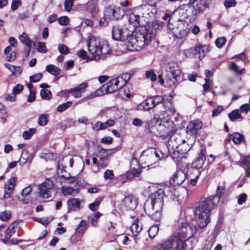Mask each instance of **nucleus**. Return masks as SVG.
<instances>
[{
    "label": "nucleus",
    "mask_w": 250,
    "mask_h": 250,
    "mask_svg": "<svg viewBox=\"0 0 250 250\" xmlns=\"http://www.w3.org/2000/svg\"><path fill=\"white\" fill-rule=\"evenodd\" d=\"M129 31L125 27L117 25L113 27L112 38L115 40L124 41L127 39V47L133 51H139L147 45L155 37L149 29L136 31L129 36Z\"/></svg>",
    "instance_id": "nucleus-1"
},
{
    "label": "nucleus",
    "mask_w": 250,
    "mask_h": 250,
    "mask_svg": "<svg viewBox=\"0 0 250 250\" xmlns=\"http://www.w3.org/2000/svg\"><path fill=\"white\" fill-rule=\"evenodd\" d=\"M224 186H218L216 194L200 202L194 210V215L197 220L199 227L204 228L209 221L210 211L213 206L217 205L226 192Z\"/></svg>",
    "instance_id": "nucleus-2"
},
{
    "label": "nucleus",
    "mask_w": 250,
    "mask_h": 250,
    "mask_svg": "<svg viewBox=\"0 0 250 250\" xmlns=\"http://www.w3.org/2000/svg\"><path fill=\"white\" fill-rule=\"evenodd\" d=\"M172 195V192L171 191V189L169 187H165L164 189H158L156 191L151 194L150 196L151 202L147 201L145 203V210L149 215H151L152 218L155 221H159L161 217L159 209L161 208L164 196L171 198Z\"/></svg>",
    "instance_id": "nucleus-3"
},
{
    "label": "nucleus",
    "mask_w": 250,
    "mask_h": 250,
    "mask_svg": "<svg viewBox=\"0 0 250 250\" xmlns=\"http://www.w3.org/2000/svg\"><path fill=\"white\" fill-rule=\"evenodd\" d=\"M87 44L91 60L98 61L103 59L111 51L109 45L106 41L95 37H90Z\"/></svg>",
    "instance_id": "nucleus-4"
},
{
    "label": "nucleus",
    "mask_w": 250,
    "mask_h": 250,
    "mask_svg": "<svg viewBox=\"0 0 250 250\" xmlns=\"http://www.w3.org/2000/svg\"><path fill=\"white\" fill-rule=\"evenodd\" d=\"M167 148L168 153L173 159L180 158L189 150L185 140L178 133H175L170 137L167 142Z\"/></svg>",
    "instance_id": "nucleus-5"
},
{
    "label": "nucleus",
    "mask_w": 250,
    "mask_h": 250,
    "mask_svg": "<svg viewBox=\"0 0 250 250\" xmlns=\"http://www.w3.org/2000/svg\"><path fill=\"white\" fill-rule=\"evenodd\" d=\"M196 230V227L194 225L186 223L182 224L167 240L170 242V245L174 246V244H176L179 241H183L186 238L193 236ZM168 244L170 245L169 243Z\"/></svg>",
    "instance_id": "nucleus-6"
},
{
    "label": "nucleus",
    "mask_w": 250,
    "mask_h": 250,
    "mask_svg": "<svg viewBox=\"0 0 250 250\" xmlns=\"http://www.w3.org/2000/svg\"><path fill=\"white\" fill-rule=\"evenodd\" d=\"M171 21V18L168 20V30L178 39H181L185 37L188 31L186 28L184 23L180 21V22L178 23V26L173 27V24L170 23Z\"/></svg>",
    "instance_id": "nucleus-7"
},
{
    "label": "nucleus",
    "mask_w": 250,
    "mask_h": 250,
    "mask_svg": "<svg viewBox=\"0 0 250 250\" xmlns=\"http://www.w3.org/2000/svg\"><path fill=\"white\" fill-rule=\"evenodd\" d=\"M140 161L145 166L149 167L158 161V158L156 156L155 150L148 149L144 150L142 153Z\"/></svg>",
    "instance_id": "nucleus-8"
},
{
    "label": "nucleus",
    "mask_w": 250,
    "mask_h": 250,
    "mask_svg": "<svg viewBox=\"0 0 250 250\" xmlns=\"http://www.w3.org/2000/svg\"><path fill=\"white\" fill-rule=\"evenodd\" d=\"M54 186L53 182L49 179L38 186L39 193L40 197L44 199H50L51 197V191Z\"/></svg>",
    "instance_id": "nucleus-9"
},
{
    "label": "nucleus",
    "mask_w": 250,
    "mask_h": 250,
    "mask_svg": "<svg viewBox=\"0 0 250 250\" xmlns=\"http://www.w3.org/2000/svg\"><path fill=\"white\" fill-rule=\"evenodd\" d=\"M197 243V239L192 236L174 244L172 250H192Z\"/></svg>",
    "instance_id": "nucleus-10"
},
{
    "label": "nucleus",
    "mask_w": 250,
    "mask_h": 250,
    "mask_svg": "<svg viewBox=\"0 0 250 250\" xmlns=\"http://www.w3.org/2000/svg\"><path fill=\"white\" fill-rule=\"evenodd\" d=\"M124 14L123 9L112 5L106 7L104 11V17L111 20L119 19L122 17Z\"/></svg>",
    "instance_id": "nucleus-11"
},
{
    "label": "nucleus",
    "mask_w": 250,
    "mask_h": 250,
    "mask_svg": "<svg viewBox=\"0 0 250 250\" xmlns=\"http://www.w3.org/2000/svg\"><path fill=\"white\" fill-rule=\"evenodd\" d=\"M138 205L136 198L132 195H128L125 197L121 203L122 209L134 210Z\"/></svg>",
    "instance_id": "nucleus-12"
},
{
    "label": "nucleus",
    "mask_w": 250,
    "mask_h": 250,
    "mask_svg": "<svg viewBox=\"0 0 250 250\" xmlns=\"http://www.w3.org/2000/svg\"><path fill=\"white\" fill-rule=\"evenodd\" d=\"M187 176L186 173L181 169L177 170L173 176L170 179V184L173 186H179L182 184L186 180Z\"/></svg>",
    "instance_id": "nucleus-13"
},
{
    "label": "nucleus",
    "mask_w": 250,
    "mask_h": 250,
    "mask_svg": "<svg viewBox=\"0 0 250 250\" xmlns=\"http://www.w3.org/2000/svg\"><path fill=\"white\" fill-rule=\"evenodd\" d=\"M205 152V150L201 149L198 157L193 161L191 166L192 171L199 170L202 168L206 160Z\"/></svg>",
    "instance_id": "nucleus-14"
},
{
    "label": "nucleus",
    "mask_w": 250,
    "mask_h": 250,
    "mask_svg": "<svg viewBox=\"0 0 250 250\" xmlns=\"http://www.w3.org/2000/svg\"><path fill=\"white\" fill-rule=\"evenodd\" d=\"M167 70L171 73L173 79L176 81L178 82L180 79L181 70L176 62H171L167 63Z\"/></svg>",
    "instance_id": "nucleus-15"
},
{
    "label": "nucleus",
    "mask_w": 250,
    "mask_h": 250,
    "mask_svg": "<svg viewBox=\"0 0 250 250\" xmlns=\"http://www.w3.org/2000/svg\"><path fill=\"white\" fill-rule=\"evenodd\" d=\"M203 126V123L200 120L191 121L189 122L186 128V132L190 135L196 133L197 130L201 129Z\"/></svg>",
    "instance_id": "nucleus-16"
},
{
    "label": "nucleus",
    "mask_w": 250,
    "mask_h": 250,
    "mask_svg": "<svg viewBox=\"0 0 250 250\" xmlns=\"http://www.w3.org/2000/svg\"><path fill=\"white\" fill-rule=\"evenodd\" d=\"M131 165L134 163L138 165V162L136 159L133 158L131 160ZM141 169L139 168L138 165H137V167H132V166L130 167V169L127 172L126 174V177L127 179H131L135 177H139L141 173Z\"/></svg>",
    "instance_id": "nucleus-17"
},
{
    "label": "nucleus",
    "mask_w": 250,
    "mask_h": 250,
    "mask_svg": "<svg viewBox=\"0 0 250 250\" xmlns=\"http://www.w3.org/2000/svg\"><path fill=\"white\" fill-rule=\"evenodd\" d=\"M15 182L16 178L14 177L10 178L8 180L7 184L5 185V192L3 198L7 199L11 197L15 187Z\"/></svg>",
    "instance_id": "nucleus-18"
},
{
    "label": "nucleus",
    "mask_w": 250,
    "mask_h": 250,
    "mask_svg": "<svg viewBox=\"0 0 250 250\" xmlns=\"http://www.w3.org/2000/svg\"><path fill=\"white\" fill-rule=\"evenodd\" d=\"M84 7L93 18H95L99 12L96 0H90L85 4Z\"/></svg>",
    "instance_id": "nucleus-19"
},
{
    "label": "nucleus",
    "mask_w": 250,
    "mask_h": 250,
    "mask_svg": "<svg viewBox=\"0 0 250 250\" xmlns=\"http://www.w3.org/2000/svg\"><path fill=\"white\" fill-rule=\"evenodd\" d=\"M87 87L86 83H83L77 87L71 88V95L76 98H80Z\"/></svg>",
    "instance_id": "nucleus-20"
},
{
    "label": "nucleus",
    "mask_w": 250,
    "mask_h": 250,
    "mask_svg": "<svg viewBox=\"0 0 250 250\" xmlns=\"http://www.w3.org/2000/svg\"><path fill=\"white\" fill-rule=\"evenodd\" d=\"M82 200L78 198H71L68 200L67 203V211L71 212L75 210L76 208H80V204Z\"/></svg>",
    "instance_id": "nucleus-21"
},
{
    "label": "nucleus",
    "mask_w": 250,
    "mask_h": 250,
    "mask_svg": "<svg viewBox=\"0 0 250 250\" xmlns=\"http://www.w3.org/2000/svg\"><path fill=\"white\" fill-rule=\"evenodd\" d=\"M62 192L64 195L76 196L79 192V190L77 186L74 188L69 186H62L61 188Z\"/></svg>",
    "instance_id": "nucleus-22"
},
{
    "label": "nucleus",
    "mask_w": 250,
    "mask_h": 250,
    "mask_svg": "<svg viewBox=\"0 0 250 250\" xmlns=\"http://www.w3.org/2000/svg\"><path fill=\"white\" fill-rule=\"evenodd\" d=\"M19 39L22 43L25 44L28 47L27 53V55L28 56L31 51L33 41L24 32L20 36Z\"/></svg>",
    "instance_id": "nucleus-23"
},
{
    "label": "nucleus",
    "mask_w": 250,
    "mask_h": 250,
    "mask_svg": "<svg viewBox=\"0 0 250 250\" xmlns=\"http://www.w3.org/2000/svg\"><path fill=\"white\" fill-rule=\"evenodd\" d=\"M133 235L136 237L142 229V225L138 219H136L130 228Z\"/></svg>",
    "instance_id": "nucleus-24"
},
{
    "label": "nucleus",
    "mask_w": 250,
    "mask_h": 250,
    "mask_svg": "<svg viewBox=\"0 0 250 250\" xmlns=\"http://www.w3.org/2000/svg\"><path fill=\"white\" fill-rule=\"evenodd\" d=\"M140 16L139 15L131 13L128 15V20L130 24L134 27H137L140 25Z\"/></svg>",
    "instance_id": "nucleus-25"
},
{
    "label": "nucleus",
    "mask_w": 250,
    "mask_h": 250,
    "mask_svg": "<svg viewBox=\"0 0 250 250\" xmlns=\"http://www.w3.org/2000/svg\"><path fill=\"white\" fill-rule=\"evenodd\" d=\"M86 221L85 220H82L76 228V233L81 236L83 235L87 229L86 226Z\"/></svg>",
    "instance_id": "nucleus-26"
},
{
    "label": "nucleus",
    "mask_w": 250,
    "mask_h": 250,
    "mask_svg": "<svg viewBox=\"0 0 250 250\" xmlns=\"http://www.w3.org/2000/svg\"><path fill=\"white\" fill-rule=\"evenodd\" d=\"M150 100L149 98L144 101L141 104H139L137 106L138 110H148L150 108H153V105L150 102Z\"/></svg>",
    "instance_id": "nucleus-27"
},
{
    "label": "nucleus",
    "mask_w": 250,
    "mask_h": 250,
    "mask_svg": "<svg viewBox=\"0 0 250 250\" xmlns=\"http://www.w3.org/2000/svg\"><path fill=\"white\" fill-rule=\"evenodd\" d=\"M208 8L207 0H200L196 4V11L199 13H203L205 9Z\"/></svg>",
    "instance_id": "nucleus-28"
},
{
    "label": "nucleus",
    "mask_w": 250,
    "mask_h": 250,
    "mask_svg": "<svg viewBox=\"0 0 250 250\" xmlns=\"http://www.w3.org/2000/svg\"><path fill=\"white\" fill-rule=\"evenodd\" d=\"M195 55H198V57L200 60H202L205 56L206 52L207 51V47L204 45H199L195 47Z\"/></svg>",
    "instance_id": "nucleus-29"
},
{
    "label": "nucleus",
    "mask_w": 250,
    "mask_h": 250,
    "mask_svg": "<svg viewBox=\"0 0 250 250\" xmlns=\"http://www.w3.org/2000/svg\"><path fill=\"white\" fill-rule=\"evenodd\" d=\"M228 116L230 120L231 121H234L237 119H243V117L241 114V112L238 109L232 110L230 113H229Z\"/></svg>",
    "instance_id": "nucleus-30"
},
{
    "label": "nucleus",
    "mask_w": 250,
    "mask_h": 250,
    "mask_svg": "<svg viewBox=\"0 0 250 250\" xmlns=\"http://www.w3.org/2000/svg\"><path fill=\"white\" fill-rule=\"evenodd\" d=\"M4 65L6 68L12 72V75H16L17 73L20 74L22 72V69L20 66L13 65L7 63H4Z\"/></svg>",
    "instance_id": "nucleus-31"
},
{
    "label": "nucleus",
    "mask_w": 250,
    "mask_h": 250,
    "mask_svg": "<svg viewBox=\"0 0 250 250\" xmlns=\"http://www.w3.org/2000/svg\"><path fill=\"white\" fill-rule=\"evenodd\" d=\"M201 174V171L200 170H195V171H191L190 173L189 176L190 177V180L189 183L192 186H195L198 180V177Z\"/></svg>",
    "instance_id": "nucleus-32"
},
{
    "label": "nucleus",
    "mask_w": 250,
    "mask_h": 250,
    "mask_svg": "<svg viewBox=\"0 0 250 250\" xmlns=\"http://www.w3.org/2000/svg\"><path fill=\"white\" fill-rule=\"evenodd\" d=\"M46 70L53 75H58L60 74L61 70L53 64H49L46 66Z\"/></svg>",
    "instance_id": "nucleus-33"
},
{
    "label": "nucleus",
    "mask_w": 250,
    "mask_h": 250,
    "mask_svg": "<svg viewBox=\"0 0 250 250\" xmlns=\"http://www.w3.org/2000/svg\"><path fill=\"white\" fill-rule=\"evenodd\" d=\"M17 225L15 223H12L9 226L5 233V237L7 240L15 233L16 231Z\"/></svg>",
    "instance_id": "nucleus-34"
},
{
    "label": "nucleus",
    "mask_w": 250,
    "mask_h": 250,
    "mask_svg": "<svg viewBox=\"0 0 250 250\" xmlns=\"http://www.w3.org/2000/svg\"><path fill=\"white\" fill-rule=\"evenodd\" d=\"M229 68L230 70L234 72L237 75H242L245 71L244 68L240 69L239 66L234 62H232L231 63Z\"/></svg>",
    "instance_id": "nucleus-35"
},
{
    "label": "nucleus",
    "mask_w": 250,
    "mask_h": 250,
    "mask_svg": "<svg viewBox=\"0 0 250 250\" xmlns=\"http://www.w3.org/2000/svg\"><path fill=\"white\" fill-rule=\"evenodd\" d=\"M231 139L235 144H240L243 140L244 136L238 132L233 133L231 135Z\"/></svg>",
    "instance_id": "nucleus-36"
},
{
    "label": "nucleus",
    "mask_w": 250,
    "mask_h": 250,
    "mask_svg": "<svg viewBox=\"0 0 250 250\" xmlns=\"http://www.w3.org/2000/svg\"><path fill=\"white\" fill-rule=\"evenodd\" d=\"M72 104L73 102L72 101H68L66 103L59 105L56 110L59 112H62L70 107Z\"/></svg>",
    "instance_id": "nucleus-37"
},
{
    "label": "nucleus",
    "mask_w": 250,
    "mask_h": 250,
    "mask_svg": "<svg viewBox=\"0 0 250 250\" xmlns=\"http://www.w3.org/2000/svg\"><path fill=\"white\" fill-rule=\"evenodd\" d=\"M36 131L35 128H30L29 130L23 132L22 137L25 140L29 139L35 133Z\"/></svg>",
    "instance_id": "nucleus-38"
},
{
    "label": "nucleus",
    "mask_w": 250,
    "mask_h": 250,
    "mask_svg": "<svg viewBox=\"0 0 250 250\" xmlns=\"http://www.w3.org/2000/svg\"><path fill=\"white\" fill-rule=\"evenodd\" d=\"M40 95L42 99L47 100H50L52 97V94L50 90L42 89L40 92Z\"/></svg>",
    "instance_id": "nucleus-39"
},
{
    "label": "nucleus",
    "mask_w": 250,
    "mask_h": 250,
    "mask_svg": "<svg viewBox=\"0 0 250 250\" xmlns=\"http://www.w3.org/2000/svg\"><path fill=\"white\" fill-rule=\"evenodd\" d=\"M123 83V82L122 80H121V78H119V77L112 79V83L117 87L118 90L122 88L125 86Z\"/></svg>",
    "instance_id": "nucleus-40"
},
{
    "label": "nucleus",
    "mask_w": 250,
    "mask_h": 250,
    "mask_svg": "<svg viewBox=\"0 0 250 250\" xmlns=\"http://www.w3.org/2000/svg\"><path fill=\"white\" fill-rule=\"evenodd\" d=\"M97 156L100 158L101 161L107 160V149L101 148L99 150Z\"/></svg>",
    "instance_id": "nucleus-41"
},
{
    "label": "nucleus",
    "mask_w": 250,
    "mask_h": 250,
    "mask_svg": "<svg viewBox=\"0 0 250 250\" xmlns=\"http://www.w3.org/2000/svg\"><path fill=\"white\" fill-rule=\"evenodd\" d=\"M112 80L108 82L106 84V90L108 93H113L116 91L117 87L115 85L112 84Z\"/></svg>",
    "instance_id": "nucleus-42"
},
{
    "label": "nucleus",
    "mask_w": 250,
    "mask_h": 250,
    "mask_svg": "<svg viewBox=\"0 0 250 250\" xmlns=\"http://www.w3.org/2000/svg\"><path fill=\"white\" fill-rule=\"evenodd\" d=\"M11 217V212L9 210H5L0 213V219L6 221Z\"/></svg>",
    "instance_id": "nucleus-43"
},
{
    "label": "nucleus",
    "mask_w": 250,
    "mask_h": 250,
    "mask_svg": "<svg viewBox=\"0 0 250 250\" xmlns=\"http://www.w3.org/2000/svg\"><path fill=\"white\" fill-rule=\"evenodd\" d=\"M47 122V116L46 114H42L38 118V123L41 126H45Z\"/></svg>",
    "instance_id": "nucleus-44"
},
{
    "label": "nucleus",
    "mask_w": 250,
    "mask_h": 250,
    "mask_svg": "<svg viewBox=\"0 0 250 250\" xmlns=\"http://www.w3.org/2000/svg\"><path fill=\"white\" fill-rule=\"evenodd\" d=\"M159 229L157 226H153L148 230V233L150 238H154L157 234Z\"/></svg>",
    "instance_id": "nucleus-45"
},
{
    "label": "nucleus",
    "mask_w": 250,
    "mask_h": 250,
    "mask_svg": "<svg viewBox=\"0 0 250 250\" xmlns=\"http://www.w3.org/2000/svg\"><path fill=\"white\" fill-rule=\"evenodd\" d=\"M31 158V154L28 153L26 150H23L22 154L21 157V161L23 160L24 161L22 162L23 163H25L28 161L30 160Z\"/></svg>",
    "instance_id": "nucleus-46"
},
{
    "label": "nucleus",
    "mask_w": 250,
    "mask_h": 250,
    "mask_svg": "<svg viewBox=\"0 0 250 250\" xmlns=\"http://www.w3.org/2000/svg\"><path fill=\"white\" fill-rule=\"evenodd\" d=\"M42 77V74L41 73H39L30 76L29 79L31 83H37L39 82Z\"/></svg>",
    "instance_id": "nucleus-47"
},
{
    "label": "nucleus",
    "mask_w": 250,
    "mask_h": 250,
    "mask_svg": "<svg viewBox=\"0 0 250 250\" xmlns=\"http://www.w3.org/2000/svg\"><path fill=\"white\" fill-rule=\"evenodd\" d=\"M195 51H196L195 47L187 49L184 51V54L187 57H193L195 55Z\"/></svg>",
    "instance_id": "nucleus-48"
},
{
    "label": "nucleus",
    "mask_w": 250,
    "mask_h": 250,
    "mask_svg": "<svg viewBox=\"0 0 250 250\" xmlns=\"http://www.w3.org/2000/svg\"><path fill=\"white\" fill-rule=\"evenodd\" d=\"M146 76L147 79H150L152 82H154L157 79V76L153 70L147 71L146 73Z\"/></svg>",
    "instance_id": "nucleus-49"
},
{
    "label": "nucleus",
    "mask_w": 250,
    "mask_h": 250,
    "mask_svg": "<svg viewBox=\"0 0 250 250\" xmlns=\"http://www.w3.org/2000/svg\"><path fill=\"white\" fill-rule=\"evenodd\" d=\"M37 51L40 53H45L47 51L45 44L43 42H38Z\"/></svg>",
    "instance_id": "nucleus-50"
},
{
    "label": "nucleus",
    "mask_w": 250,
    "mask_h": 250,
    "mask_svg": "<svg viewBox=\"0 0 250 250\" xmlns=\"http://www.w3.org/2000/svg\"><path fill=\"white\" fill-rule=\"evenodd\" d=\"M23 86L21 84H17L12 89V94L14 95L20 94L23 90Z\"/></svg>",
    "instance_id": "nucleus-51"
},
{
    "label": "nucleus",
    "mask_w": 250,
    "mask_h": 250,
    "mask_svg": "<svg viewBox=\"0 0 250 250\" xmlns=\"http://www.w3.org/2000/svg\"><path fill=\"white\" fill-rule=\"evenodd\" d=\"M6 55V60L8 62H11L14 61L16 58L17 51L15 50L12 52L7 53Z\"/></svg>",
    "instance_id": "nucleus-52"
},
{
    "label": "nucleus",
    "mask_w": 250,
    "mask_h": 250,
    "mask_svg": "<svg viewBox=\"0 0 250 250\" xmlns=\"http://www.w3.org/2000/svg\"><path fill=\"white\" fill-rule=\"evenodd\" d=\"M168 152H163L161 150H155L156 156L158 158V160L165 159L168 156Z\"/></svg>",
    "instance_id": "nucleus-53"
},
{
    "label": "nucleus",
    "mask_w": 250,
    "mask_h": 250,
    "mask_svg": "<svg viewBox=\"0 0 250 250\" xmlns=\"http://www.w3.org/2000/svg\"><path fill=\"white\" fill-rule=\"evenodd\" d=\"M73 4V0H65L64 3L65 10L67 12H70L72 9Z\"/></svg>",
    "instance_id": "nucleus-54"
},
{
    "label": "nucleus",
    "mask_w": 250,
    "mask_h": 250,
    "mask_svg": "<svg viewBox=\"0 0 250 250\" xmlns=\"http://www.w3.org/2000/svg\"><path fill=\"white\" fill-rule=\"evenodd\" d=\"M101 200H96L93 203L90 204L88 206L89 208L93 211L97 210L100 204Z\"/></svg>",
    "instance_id": "nucleus-55"
},
{
    "label": "nucleus",
    "mask_w": 250,
    "mask_h": 250,
    "mask_svg": "<svg viewBox=\"0 0 250 250\" xmlns=\"http://www.w3.org/2000/svg\"><path fill=\"white\" fill-rule=\"evenodd\" d=\"M226 42V39L224 37L219 38L215 41L216 45L219 48H221Z\"/></svg>",
    "instance_id": "nucleus-56"
},
{
    "label": "nucleus",
    "mask_w": 250,
    "mask_h": 250,
    "mask_svg": "<svg viewBox=\"0 0 250 250\" xmlns=\"http://www.w3.org/2000/svg\"><path fill=\"white\" fill-rule=\"evenodd\" d=\"M58 22L62 25H67L69 24V18L66 16H62L58 19Z\"/></svg>",
    "instance_id": "nucleus-57"
},
{
    "label": "nucleus",
    "mask_w": 250,
    "mask_h": 250,
    "mask_svg": "<svg viewBox=\"0 0 250 250\" xmlns=\"http://www.w3.org/2000/svg\"><path fill=\"white\" fill-rule=\"evenodd\" d=\"M224 5L227 8L234 7L236 5V1L235 0H225Z\"/></svg>",
    "instance_id": "nucleus-58"
},
{
    "label": "nucleus",
    "mask_w": 250,
    "mask_h": 250,
    "mask_svg": "<svg viewBox=\"0 0 250 250\" xmlns=\"http://www.w3.org/2000/svg\"><path fill=\"white\" fill-rule=\"evenodd\" d=\"M104 177L105 179L112 180L114 178V175L112 170L107 169L104 172Z\"/></svg>",
    "instance_id": "nucleus-59"
},
{
    "label": "nucleus",
    "mask_w": 250,
    "mask_h": 250,
    "mask_svg": "<svg viewBox=\"0 0 250 250\" xmlns=\"http://www.w3.org/2000/svg\"><path fill=\"white\" fill-rule=\"evenodd\" d=\"M104 123L101 122H97L93 126V129L94 130H99L102 129H104L105 126H104Z\"/></svg>",
    "instance_id": "nucleus-60"
},
{
    "label": "nucleus",
    "mask_w": 250,
    "mask_h": 250,
    "mask_svg": "<svg viewBox=\"0 0 250 250\" xmlns=\"http://www.w3.org/2000/svg\"><path fill=\"white\" fill-rule=\"evenodd\" d=\"M58 50L60 53L66 55L68 53V48L63 44H61L58 45Z\"/></svg>",
    "instance_id": "nucleus-61"
},
{
    "label": "nucleus",
    "mask_w": 250,
    "mask_h": 250,
    "mask_svg": "<svg viewBox=\"0 0 250 250\" xmlns=\"http://www.w3.org/2000/svg\"><path fill=\"white\" fill-rule=\"evenodd\" d=\"M119 77L121 78V79L122 80L123 82V83L125 85L127 82L130 79V75L128 73H123L119 76Z\"/></svg>",
    "instance_id": "nucleus-62"
},
{
    "label": "nucleus",
    "mask_w": 250,
    "mask_h": 250,
    "mask_svg": "<svg viewBox=\"0 0 250 250\" xmlns=\"http://www.w3.org/2000/svg\"><path fill=\"white\" fill-rule=\"evenodd\" d=\"M31 186V185H30L23 189L21 193V196L30 195L32 191V187Z\"/></svg>",
    "instance_id": "nucleus-63"
},
{
    "label": "nucleus",
    "mask_w": 250,
    "mask_h": 250,
    "mask_svg": "<svg viewBox=\"0 0 250 250\" xmlns=\"http://www.w3.org/2000/svg\"><path fill=\"white\" fill-rule=\"evenodd\" d=\"M243 165L245 168H250V155L244 157Z\"/></svg>",
    "instance_id": "nucleus-64"
}]
</instances>
